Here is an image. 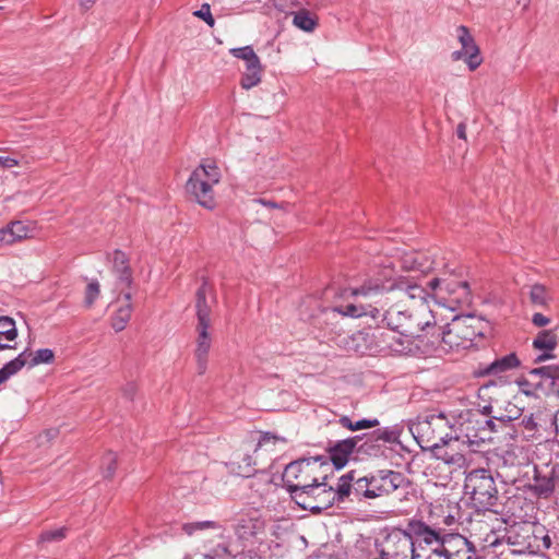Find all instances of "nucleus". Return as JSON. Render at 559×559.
I'll use <instances>...</instances> for the list:
<instances>
[{
    "mask_svg": "<svg viewBox=\"0 0 559 559\" xmlns=\"http://www.w3.org/2000/svg\"><path fill=\"white\" fill-rule=\"evenodd\" d=\"M383 321L390 330L405 337V341L399 338L395 344H389L393 352L401 354L412 353L413 342L416 340L423 342L425 337H428L429 329H435V317L425 308L409 311L399 310L396 306H391L384 310Z\"/></svg>",
    "mask_w": 559,
    "mask_h": 559,
    "instance_id": "1",
    "label": "nucleus"
},
{
    "mask_svg": "<svg viewBox=\"0 0 559 559\" xmlns=\"http://www.w3.org/2000/svg\"><path fill=\"white\" fill-rule=\"evenodd\" d=\"M392 292H399L409 299L421 301H426L430 295L426 287L412 283L403 276H395V271L390 265L373 270L358 287L352 289V295L374 298Z\"/></svg>",
    "mask_w": 559,
    "mask_h": 559,
    "instance_id": "2",
    "label": "nucleus"
},
{
    "mask_svg": "<svg viewBox=\"0 0 559 559\" xmlns=\"http://www.w3.org/2000/svg\"><path fill=\"white\" fill-rule=\"evenodd\" d=\"M324 464L326 463L323 456H310L286 465L283 481L292 499L320 479L328 480V474L323 471Z\"/></svg>",
    "mask_w": 559,
    "mask_h": 559,
    "instance_id": "3",
    "label": "nucleus"
},
{
    "mask_svg": "<svg viewBox=\"0 0 559 559\" xmlns=\"http://www.w3.org/2000/svg\"><path fill=\"white\" fill-rule=\"evenodd\" d=\"M451 427L452 424L442 412L426 416L425 419L419 420L415 426L418 433L416 440L419 447L423 450H430L437 459L444 461L447 464L455 463L453 455H449L448 452L443 450L444 445L453 438H449L448 433L437 437L433 432L435 429L443 430L444 428Z\"/></svg>",
    "mask_w": 559,
    "mask_h": 559,
    "instance_id": "4",
    "label": "nucleus"
},
{
    "mask_svg": "<svg viewBox=\"0 0 559 559\" xmlns=\"http://www.w3.org/2000/svg\"><path fill=\"white\" fill-rule=\"evenodd\" d=\"M347 498V485L337 484L334 488L328 484V480L320 479L308 489L300 491L298 496L293 497L292 500L302 510H308L312 514H320L335 502H344Z\"/></svg>",
    "mask_w": 559,
    "mask_h": 559,
    "instance_id": "5",
    "label": "nucleus"
},
{
    "mask_svg": "<svg viewBox=\"0 0 559 559\" xmlns=\"http://www.w3.org/2000/svg\"><path fill=\"white\" fill-rule=\"evenodd\" d=\"M464 492L469 495L477 512L493 511L499 501V490L490 469L475 468L464 480Z\"/></svg>",
    "mask_w": 559,
    "mask_h": 559,
    "instance_id": "6",
    "label": "nucleus"
},
{
    "mask_svg": "<svg viewBox=\"0 0 559 559\" xmlns=\"http://www.w3.org/2000/svg\"><path fill=\"white\" fill-rule=\"evenodd\" d=\"M506 537L516 554H538L552 545L546 527L538 523H515L508 530Z\"/></svg>",
    "mask_w": 559,
    "mask_h": 559,
    "instance_id": "7",
    "label": "nucleus"
},
{
    "mask_svg": "<svg viewBox=\"0 0 559 559\" xmlns=\"http://www.w3.org/2000/svg\"><path fill=\"white\" fill-rule=\"evenodd\" d=\"M221 170L214 162L202 163L190 175L187 183V193L192 200L206 210L216 206L213 187L221 181Z\"/></svg>",
    "mask_w": 559,
    "mask_h": 559,
    "instance_id": "8",
    "label": "nucleus"
},
{
    "mask_svg": "<svg viewBox=\"0 0 559 559\" xmlns=\"http://www.w3.org/2000/svg\"><path fill=\"white\" fill-rule=\"evenodd\" d=\"M403 427L400 425L377 428L371 432L356 435L362 437V441L358 443V454L368 455L370 457L385 456L388 445L401 443L400 438Z\"/></svg>",
    "mask_w": 559,
    "mask_h": 559,
    "instance_id": "9",
    "label": "nucleus"
},
{
    "mask_svg": "<svg viewBox=\"0 0 559 559\" xmlns=\"http://www.w3.org/2000/svg\"><path fill=\"white\" fill-rule=\"evenodd\" d=\"M493 419L500 421L512 420L511 416L487 418L479 414H468L467 419L462 424V431L464 432L467 442L471 444L479 445L486 440L491 439L490 435L497 431Z\"/></svg>",
    "mask_w": 559,
    "mask_h": 559,
    "instance_id": "10",
    "label": "nucleus"
},
{
    "mask_svg": "<svg viewBox=\"0 0 559 559\" xmlns=\"http://www.w3.org/2000/svg\"><path fill=\"white\" fill-rule=\"evenodd\" d=\"M372 499L389 496L408 485L407 478L401 472L392 469H377L368 473Z\"/></svg>",
    "mask_w": 559,
    "mask_h": 559,
    "instance_id": "11",
    "label": "nucleus"
},
{
    "mask_svg": "<svg viewBox=\"0 0 559 559\" xmlns=\"http://www.w3.org/2000/svg\"><path fill=\"white\" fill-rule=\"evenodd\" d=\"M362 441V437H348L337 441H329L326 445L328 455H322L325 459L324 468L330 467V463L336 471L344 468L352 454H358V443Z\"/></svg>",
    "mask_w": 559,
    "mask_h": 559,
    "instance_id": "12",
    "label": "nucleus"
},
{
    "mask_svg": "<svg viewBox=\"0 0 559 559\" xmlns=\"http://www.w3.org/2000/svg\"><path fill=\"white\" fill-rule=\"evenodd\" d=\"M407 536L414 543V548L420 552H426V546L430 548H438L444 531L442 528H435L420 520H412L408 522L406 530Z\"/></svg>",
    "mask_w": 559,
    "mask_h": 559,
    "instance_id": "13",
    "label": "nucleus"
},
{
    "mask_svg": "<svg viewBox=\"0 0 559 559\" xmlns=\"http://www.w3.org/2000/svg\"><path fill=\"white\" fill-rule=\"evenodd\" d=\"M451 323L459 337L464 343H468V347L474 345L476 338L485 337L486 332L489 330L488 321L474 314L455 316Z\"/></svg>",
    "mask_w": 559,
    "mask_h": 559,
    "instance_id": "14",
    "label": "nucleus"
},
{
    "mask_svg": "<svg viewBox=\"0 0 559 559\" xmlns=\"http://www.w3.org/2000/svg\"><path fill=\"white\" fill-rule=\"evenodd\" d=\"M559 475L557 474V466L550 469L540 468L535 465L533 469V483L528 484L527 490L538 499H549L554 493L558 483Z\"/></svg>",
    "mask_w": 559,
    "mask_h": 559,
    "instance_id": "15",
    "label": "nucleus"
},
{
    "mask_svg": "<svg viewBox=\"0 0 559 559\" xmlns=\"http://www.w3.org/2000/svg\"><path fill=\"white\" fill-rule=\"evenodd\" d=\"M418 552L405 530L390 534L381 552L382 559H408Z\"/></svg>",
    "mask_w": 559,
    "mask_h": 559,
    "instance_id": "16",
    "label": "nucleus"
},
{
    "mask_svg": "<svg viewBox=\"0 0 559 559\" xmlns=\"http://www.w3.org/2000/svg\"><path fill=\"white\" fill-rule=\"evenodd\" d=\"M337 484L347 485L348 497L353 495L357 501L372 500L368 474L357 477V472L353 469L342 475Z\"/></svg>",
    "mask_w": 559,
    "mask_h": 559,
    "instance_id": "17",
    "label": "nucleus"
},
{
    "mask_svg": "<svg viewBox=\"0 0 559 559\" xmlns=\"http://www.w3.org/2000/svg\"><path fill=\"white\" fill-rule=\"evenodd\" d=\"M428 342L431 345L443 344L449 349L468 348V343H464L459 334L454 332L453 324L450 322L444 326H438L435 322V329H429Z\"/></svg>",
    "mask_w": 559,
    "mask_h": 559,
    "instance_id": "18",
    "label": "nucleus"
},
{
    "mask_svg": "<svg viewBox=\"0 0 559 559\" xmlns=\"http://www.w3.org/2000/svg\"><path fill=\"white\" fill-rule=\"evenodd\" d=\"M456 34L457 39L462 46V50L465 53V61L468 66V69L471 71L476 70L483 62L479 47L476 45L474 37L466 26L460 25L456 28Z\"/></svg>",
    "mask_w": 559,
    "mask_h": 559,
    "instance_id": "19",
    "label": "nucleus"
},
{
    "mask_svg": "<svg viewBox=\"0 0 559 559\" xmlns=\"http://www.w3.org/2000/svg\"><path fill=\"white\" fill-rule=\"evenodd\" d=\"M207 295H212L213 302L216 296L206 277H202V284L195 292V313L198 323H211L212 307L207 301Z\"/></svg>",
    "mask_w": 559,
    "mask_h": 559,
    "instance_id": "20",
    "label": "nucleus"
},
{
    "mask_svg": "<svg viewBox=\"0 0 559 559\" xmlns=\"http://www.w3.org/2000/svg\"><path fill=\"white\" fill-rule=\"evenodd\" d=\"M112 271L117 275V285L130 288L133 277L127 254L117 249L112 252Z\"/></svg>",
    "mask_w": 559,
    "mask_h": 559,
    "instance_id": "21",
    "label": "nucleus"
},
{
    "mask_svg": "<svg viewBox=\"0 0 559 559\" xmlns=\"http://www.w3.org/2000/svg\"><path fill=\"white\" fill-rule=\"evenodd\" d=\"M521 360L515 353H510L500 358H496L492 362L488 364L484 369H480L478 374L484 376H500L507 371L520 367Z\"/></svg>",
    "mask_w": 559,
    "mask_h": 559,
    "instance_id": "22",
    "label": "nucleus"
},
{
    "mask_svg": "<svg viewBox=\"0 0 559 559\" xmlns=\"http://www.w3.org/2000/svg\"><path fill=\"white\" fill-rule=\"evenodd\" d=\"M28 233L29 229L23 222H11L0 229V247L4 245H12L15 241L27 238Z\"/></svg>",
    "mask_w": 559,
    "mask_h": 559,
    "instance_id": "23",
    "label": "nucleus"
},
{
    "mask_svg": "<svg viewBox=\"0 0 559 559\" xmlns=\"http://www.w3.org/2000/svg\"><path fill=\"white\" fill-rule=\"evenodd\" d=\"M121 296L126 301V305L118 308L116 313L111 318V328L116 332H120L126 329L127 323L129 322L132 313V294L130 290L124 292L123 288H121Z\"/></svg>",
    "mask_w": 559,
    "mask_h": 559,
    "instance_id": "24",
    "label": "nucleus"
},
{
    "mask_svg": "<svg viewBox=\"0 0 559 559\" xmlns=\"http://www.w3.org/2000/svg\"><path fill=\"white\" fill-rule=\"evenodd\" d=\"M265 522L260 518H242L237 525V534L242 539H249L263 534Z\"/></svg>",
    "mask_w": 559,
    "mask_h": 559,
    "instance_id": "25",
    "label": "nucleus"
},
{
    "mask_svg": "<svg viewBox=\"0 0 559 559\" xmlns=\"http://www.w3.org/2000/svg\"><path fill=\"white\" fill-rule=\"evenodd\" d=\"M443 285L444 289L451 294L454 293L455 289L457 288L460 290V296L457 297V299H466L469 296V285L466 281L445 283L438 277H433L432 280L426 283V288H429L432 293H436L437 290H443Z\"/></svg>",
    "mask_w": 559,
    "mask_h": 559,
    "instance_id": "26",
    "label": "nucleus"
},
{
    "mask_svg": "<svg viewBox=\"0 0 559 559\" xmlns=\"http://www.w3.org/2000/svg\"><path fill=\"white\" fill-rule=\"evenodd\" d=\"M467 538L459 533H443L438 549L443 554L447 559L454 557V554L463 549L464 540Z\"/></svg>",
    "mask_w": 559,
    "mask_h": 559,
    "instance_id": "27",
    "label": "nucleus"
},
{
    "mask_svg": "<svg viewBox=\"0 0 559 559\" xmlns=\"http://www.w3.org/2000/svg\"><path fill=\"white\" fill-rule=\"evenodd\" d=\"M293 24L304 32L311 33L318 27L319 19L316 14L301 8L294 13Z\"/></svg>",
    "mask_w": 559,
    "mask_h": 559,
    "instance_id": "28",
    "label": "nucleus"
},
{
    "mask_svg": "<svg viewBox=\"0 0 559 559\" xmlns=\"http://www.w3.org/2000/svg\"><path fill=\"white\" fill-rule=\"evenodd\" d=\"M17 337V329L15 321L7 316H0V341H14ZM14 346L0 342V352L5 349H12Z\"/></svg>",
    "mask_w": 559,
    "mask_h": 559,
    "instance_id": "29",
    "label": "nucleus"
},
{
    "mask_svg": "<svg viewBox=\"0 0 559 559\" xmlns=\"http://www.w3.org/2000/svg\"><path fill=\"white\" fill-rule=\"evenodd\" d=\"M326 317L335 318L336 316L360 318L366 314L364 305L348 304L346 306H335L323 310Z\"/></svg>",
    "mask_w": 559,
    "mask_h": 559,
    "instance_id": "30",
    "label": "nucleus"
},
{
    "mask_svg": "<svg viewBox=\"0 0 559 559\" xmlns=\"http://www.w3.org/2000/svg\"><path fill=\"white\" fill-rule=\"evenodd\" d=\"M337 424L347 430L359 431L378 427L380 421L377 418H361L359 420L353 421L347 415H342L337 419Z\"/></svg>",
    "mask_w": 559,
    "mask_h": 559,
    "instance_id": "31",
    "label": "nucleus"
},
{
    "mask_svg": "<svg viewBox=\"0 0 559 559\" xmlns=\"http://www.w3.org/2000/svg\"><path fill=\"white\" fill-rule=\"evenodd\" d=\"M556 365L540 366L527 370L531 378H538L534 389L544 390L548 386Z\"/></svg>",
    "mask_w": 559,
    "mask_h": 559,
    "instance_id": "32",
    "label": "nucleus"
},
{
    "mask_svg": "<svg viewBox=\"0 0 559 559\" xmlns=\"http://www.w3.org/2000/svg\"><path fill=\"white\" fill-rule=\"evenodd\" d=\"M210 326L211 323H197L195 331L198 333V337L195 355H209L212 342L209 333Z\"/></svg>",
    "mask_w": 559,
    "mask_h": 559,
    "instance_id": "33",
    "label": "nucleus"
},
{
    "mask_svg": "<svg viewBox=\"0 0 559 559\" xmlns=\"http://www.w3.org/2000/svg\"><path fill=\"white\" fill-rule=\"evenodd\" d=\"M558 345V337L552 330H543L538 332L533 340V347L539 350H554Z\"/></svg>",
    "mask_w": 559,
    "mask_h": 559,
    "instance_id": "34",
    "label": "nucleus"
},
{
    "mask_svg": "<svg viewBox=\"0 0 559 559\" xmlns=\"http://www.w3.org/2000/svg\"><path fill=\"white\" fill-rule=\"evenodd\" d=\"M262 67L261 62L257 63L254 68H246V72L241 75L240 85L245 90L258 85L261 81Z\"/></svg>",
    "mask_w": 559,
    "mask_h": 559,
    "instance_id": "35",
    "label": "nucleus"
},
{
    "mask_svg": "<svg viewBox=\"0 0 559 559\" xmlns=\"http://www.w3.org/2000/svg\"><path fill=\"white\" fill-rule=\"evenodd\" d=\"M230 53L235 58L246 61V68H254L257 63H260V59L251 46L233 48L230 49Z\"/></svg>",
    "mask_w": 559,
    "mask_h": 559,
    "instance_id": "36",
    "label": "nucleus"
},
{
    "mask_svg": "<svg viewBox=\"0 0 559 559\" xmlns=\"http://www.w3.org/2000/svg\"><path fill=\"white\" fill-rule=\"evenodd\" d=\"M117 469V454L112 451L106 452L102 457L100 471L105 479H111Z\"/></svg>",
    "mask_w": 559,
    "mask_h": 559,
    "instance_id": "37",
    "label": "nucleus"
},
{
    "mask_svg": "<svg viewBox=\"0 0 559 559\" xmlns=\"http://www.w3.org/2000/svg\"><path fill=\"white\" fill-rule=\"evenodd\" d=\"M530 300L535 306L546 307L548 305L546 287L542 284L531 286Z\"/></svg>",
    "mask_w": 559,
    "mask_h": 559,
    "instance_id": "38",
    "label": "nucleus"
},
{
    "mask_svg": "<svg viewBox=\"0 0 559 559\" xmlns=\"http://www.w3.org/2000/svg\"><path fill=\"white\" fill-rule=\"evenodd\" d=\"M55 360V354L49 348H40L33 354L29 359L28 368H33L40 364H52Z\"/></svg>",
    "mask_w": 559,
    "mask_h": 559,
    "instance_id": "39",
    "label": "nucleus"
},
{
    "mask_svg": "<svg viewBox=\"0 0 559 559\" xmlns=\"http://www.w3.org/2000/svg\"><path fill=\"white\" fill-rule=\"evenodd\" d=\"M219 525L214 521H198V522H190L185 523L182 525V531L187 535H192L197 531H203L207 528H218Z\"/></svg>",
    "mask_w": 559,
    "mask_h": 559,
    "instance_id": "40",
    "label": "nucleus"
},
{
    "mask_svg": "<svg viewBox=\"0 0 559 559\" xmlns=\"http://www.w3.org/2000/svg\"><path fill=\"white\" fill-rule=\"evenodd\" d=\"M67 532H68L67 527H59L56 530L44 531L39 535V542L40 543L60 542L63 538H66Z\"/></svg>",
    "mask_w": 559,
    "mask_h": 559,
    "instance_id": "41",
    "label": "nucleus"
},
{
    "mask_svg": "<svg viewBox=\"0 0 559 559\" xmlns=\"http://www.w3.org/2000/svg\"><path fill=\"white\" fill-rule=\"evenodd\" d=\"M451 559H477L475 545L468 539L464 540L463 549H460L459 552L454 554V557H451Z\"/></svg>",
    "mask_w": 559,
    "mask_h": 559,
    "instance_id": "42",
    "label": "nucleus"
},
{
    "mask_svg": "<svg viewBox=\"0 0 559 559\" xmlns=\"http://www.w3.org/2000/svg\"><path fill=\"white\" fill-rule=\"evenodd\" d=\"M99 284L97 281L91 282L85 289L84 304L86 307H91L99 296Z\"/></svg>",
    "mask_w": 559,
    "mask_h": 559,
    "instance_id": "43",
    "label": "nucleus"
},
{
    "mask_svg": "<svg viewBox=\"0 0 559 559\" xmlns=\"http://www.w3.org/2000/svg\"><path fill=\"white\" fill-rule=\"evenodd\" d=\"M193 14L203 20L210 27L214 26L215 20L211 13V7L209 3H203L198 11L193 12Z\"/></svg>",
    "mask_w": 559,
    "mask_h": 559,
    "instance_id": "44",
    "label": "nucleus"
},
{
    "mask_svg": "<svg viewBox=\"0 0 559 559\" xmlns=\"http://www.w3.org/2000/svg\"><path fill=\"white\" fill-rule=\"evenodd\" d=\"M23 368V361L20 359H12L3 365L1 368L5 374L10 378L16 374Z\"/></svg>",
    "mask_w": 559,
    "mask_h": 559,
    "instance_id": "45",
    "label": "nucleus"
},
{
    "mask_svg": "<svg viewBox=\"0 0 559 559\" xmlns=\"http://www.w3.org/2000/svg\"><path fill=\"white\" fill-rule=\"evenodd\" d=\"M519 425L528 432H535L538 430V423L536 421L534 414L523 416Z\"/></svg>",
    "mask_w": 559,
    "mask_h": 559,
    "instance_id": "46",
    "label": "nucleus"
},
{
    "mask_svg": "<svg viewBox=\"0 0 559 559\" xmlns=\"http://www.w3.org/2000/svg\"><path fill=\"white\" fill-rule=\"evenodd\" d=\"M412 559H447L438 548H430L426 552H416Z\"/></svg>",
    "mask_w": 559,
    "mask_h": 559,
    "instance_id": "47",
    "label": "nucleus"
},
{
    "mask_svg": "<svg viewBox=\"0 0 559 559\" xmlns=\"http://www.w3.org/2000/svg\"><path fill=\"white\" fill-rule=\"evenodd\" d=\"M516 384L519 385L520 391L522 393H524L526 396L534 395V392L538 390V389H534L535 383L531 382L528 379L523 378V377H521L516 380Z\"/></svg>",
    "mask_w": 559,
    "mask_h": 559,
    "instance_id": "48",
    "label": "nucleus"
},
{
    "mask_svg": "<svg viewBox=\"0 0 559 559\" xmlns=\"http://www.w3.org/2000/svg\"><path fill=\"white\" fill-rule=\"evenodd\" d=\"M293 5L301 7L304 4L313 7L317 9L325 8L329 4V0H289Z\"/></svg>",
    "mask_w": 559,
    "mask_h": 559,
    "instance_id": "49",
    "label": "nucleus"
},
{
    "mask_svg": "<svg viewBox=\"0 0 559 559\" xmlns=\"http://www.w3.org/2000/svg\"><path fill=\"white\" fill-rule=\"evenodd\" d=\"M364 308H365V312H366V314L364 317L369 316L377 323L380 321L385 324V321H383L384 311H381L380 309H378L371 305H368V306L364 305Z\"/></svg>",
    "mask_w": 559,
    "mask_h": 559,
    "instance_id": "50",
    "label": "nucleus"
},
{
    "mask_svg": "<svg viewBox=\"0 0 559 559\" xmlns=\"http://www.w3.org/2000/svg\"><path fill=\"white\" fill-rule=\"evenodd\" d=\"M547 389L552 394L559 396V365H556Z\"/></svg>",
    "mask_w": 559,
    "mask_h": 559,
    "instance_id": "51",
    "label": "nucleus"
},
{
    "mask_svg": "<svg viewBox=\"0 0 559 559\" xmlns=\"http://www.w3.org/2000/svg\"><path fill=\"white\" fill-rule=\"evenodd\" d=\"M229 554L226 547H217L213 549L211 552L204 555L203 559H228Z\"/></svg>",
    "mask_w": 559,
    "mask_h": 559,
    "instance_id": "52",
    "label": "nucleus"
},
{
    "mask_svg": "<svg viewBox=\"0 0 559 559\" xmlns=\"http://www.w3.org/2000/svg\"><path fill=\"white\" fill-rule=\"evenodd\" d=\"M136 391L138 386L134 382H129L122 388V394L129 401H133Z\"/></svg>",
    "mask_w": 559,
    "mask_h": 559,
    "instance_id": "53",
    "label": "nucleus"
},
{
    "mask_svg": "<svg viewBox=\"0 0 559 559\" xmlns=\"http://www.w3.org/2000/svg\"><path fill=\"white\" fill-rule=\"evenodd\" d=\"M550 322V319L543 313L536 312L533 314L532 323L538 328L545 326Z\"/></svg>",
    "mask_w": 559,
    "mask_h": 559,
    "instance_id": "54",
    "label": "nucleus"
},
{
    "mask_svg": "<svg viewBox=\"0 0 559 559\" xmlns=\"http://www.w3.org/2000/svg\"><path fill=\"white\" fill-rule=\"evenodd\" d=\"M198 373L203 374L207 368V355H195Z\"/></svg>",
    "mask_w": 559,
    "mask_h": 559,
    "instance_id": "55",
    "label": "nucleus"
},
{
    "mask_svg": "<svg viewBox=\"0 0 559 559\" xmlns=\"http://www.w3.org/2000/svg\"><path fill=\"white\" fill-rule=\"evenodd\" d=\"M19 165V160L10 156H0L1 168H12Z\"/></svg>",
    "mask_w": 559,
    "mask_h": 559,
    "instance_id": "56",
    "label": "nucleus"
},
{
    "mask_svg": "<svg viewBox=\"0 0 559 559\" xmlns=\"http://www.w3.org/2000/svg\"><path fill=\"white\" fill-rule=\"evenodd\" d=\"M29 357H33V354L32 353H28V350H24L22 352L21 354L17 355V357H15L14 359H20L23 361V367L24 366H28V362H29Z\"/></svg>",
    "mask_w": 559,
    "mask_h": 559,
    "instance_id": "57",
    "label": "nucleus"
},
{
    "mask_svg": "<svg viewBox=\"0 0 559 559\" xmlns=\"http://www.w3.org/2000/svg\"><path fill=\"white\" fill-rule=\"evenodd\" d=\"M456 135L459 139L466 140V124L464 122L457 124Z\"/></svg>",
    "mask_w": 559,
    "mask_h": 559,
    "instance_id": "58",
    "label": "nucleus"
},
{
    "mask_svg": "<svg viewBox=\"0 0 559 559\" xmlns=\"http://www.w3.org/2000/svg\"><path fill=\"white\" fill-rule=\"evenodd\" d=\"M552 357H554V355H552V354H550V353H543V354H540V355L536 356V357L533 359V364H540V362H543V361H545V360H548V359H550V358H552Z\"/></svg>",
    "mask_w": 559,
    "mask_h": 559,
    "instance_id": "59",
    "label": "nucleus"
},
{
    "mask_svg": "<svg viewBox=\"0 0 559 559\" xmlns=\"http://www.w3.org/2000/svg\"><path fill=\"white\" fill-rule=\"evenodd\" d=\"M462 58H465V53L464 51L461 49V50H455L451 53V59L453 61H459L461 60Z\"/></svg>",
    "mask_w": 559,
    "mask_h": 559,
    "instance_id": "60",
    "label": "nucleus"
},
{
    "mask_svg": "<svg viewBox=\"0 0 559 559\" xmlns=\"http://www.w3.org/2000/svg\"><path fill=\"white\" fill-rule=\"evenodd\" d=\"M271 439H276V437H275V436H273V435H271L270 432H265V433L261 437V439H260V443H261V442L269 441V440H271Z\"/></svg>",
    "mask_w": 559,
    "mask_h": 559,
    "instance_id": "61",
    "label": "nucleus"
},
{
    "mask_svg": "<svg viewBox=\"0 0 559 559\" xmlns=\"http://www.w3.org/2000/svg\"><path fill=\"white\" fill-rule=\"evenodd\" d=\"M96 0H81V5L88 9L95 3Z\"/></svg>",
    "mask_w": 559,
    "mask_h": 559,
    "instance_id": "62",
    "label": "nucleus"
},
{
    "mask_svg": "<svg viewBox=\"0 0 559 559\" xmlns=\"http://www.w3.org/2000/svg\"><path fill=\"white\" fill-rule=\"evenodd\" d=\"M9 379V377L5 374V372L0 368V384L5 382Z\"/></svg>",
    "mask_w": 559,
    "mask_h": 559,
    "instance_id": "63",
    "label": "nucleus"
},
{
    "mask_svg": "<svg viewBox=\"0 0 559 559\" xmlns=\"http://www.w3.org/2000/svg\"><path fill=\"white\" fill-rule=\"evenodd\" d=\"M559 419L554 416L552 417V424L556 426V435L559 437V424H558Z\"/></svg>",
    "mask_w": 559,
    "mask_h": 559,
    "instance_id": "64",
    "label": "nucleus"
}]
</instances>
